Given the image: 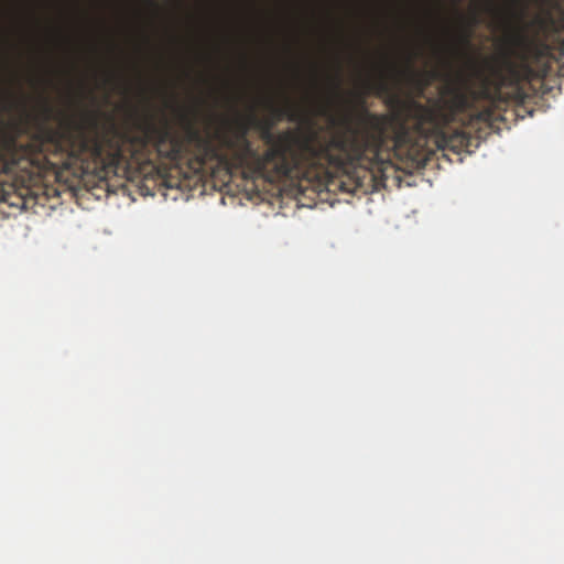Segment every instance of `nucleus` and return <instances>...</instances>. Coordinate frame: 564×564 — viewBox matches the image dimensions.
Wrapping results in <instances>:
<instances>
[{
    "label": "nucleus",
    "mask_w": 564,
    "mask_h": 564,
    "mask_svg": "<svg viewBox=\"0 0 564 564\" xmlns=\"http://www.w3.org/2000/svg\"><path fill=\"white\" fill-rule=\"evenodd\" d=\"M45 111H46V112H50V111H51V109H50V107H48L47 105H45Z\"/></svg>",
    "instance_id": "1a4fd4ad"
},
{
    "label": "nucleus",
    "mask_w": 564,
    "mask_h": 564,
    "mask_svg": "<svg viewBox=\"0 0 564 564\" xmlns=\"http://www.w3.org/2000/svg\"><path fill=\"white\" fill-rule=\"evenodd\" d=\"M416 57V54H411L408 58H406V68L408 69H412L413 67V61L414 58Z\"/></svg>",
    "instance_id": "39448f33"
},
{
    "label": "nucleus",
    "mask_w": 564,
    "mask_h": 564,
    "mask_svg": "<svg viewBox=\"0 0 564 564\" xmlns=\"http://www.w3.org/2000/svg\"><path fill=\"white\" fill-rule=\"evenodd\" d=\"M328 79H329L330 95H332V97L333 96L337 97L341 91V68L339 65L337 67L336 73L334 75H332Z\"/></svg>",
    "instance_id": "7ed1b4c3"
},
{
    "label": "nucleus",
    "mask_w": 564,
    "mask_h": 564,
    "mask_svg": "<svg viewBox=\"0 0 564 564\" xmlns=\"http://www.w3.org/2000/svg\"><path fill=\"white\" fill-rule=\"evenodd\" d=\"M477 119L486 123H491L496 120V113L491 107H488L477 113Z\"/></svg>",
    "instance_id": "20e7f679"
},
{
    "label": "nucleus",
    "mask_w": 564,
    "mask_h": 564,
    "mask_svg": "<svg viewBox=\"0 0 564 564\" xmlns=\"http://www.w3.org/2000/svg\"><path fill=\"white\" fill-rule=\"evenodd\" d=\"M274 112L276 113L278 117H281L282 115L285 113V110L284 109H280V108H276L274 109Z\"/></svg>",
    "instance_id": "0eeeda50"
},
{
    "label": "nucleus",
    "mask_w": 564,
    "mask_h": 564,
    "mask_svg": "<svg viewBox=\"0 0 564 564\" xmlns=\"http://www.w3.org/2000/svg\"><path fill=\"white\" fill-rule=\"evenodd\" d=\"M147 4L154 7L155 9L159 8L158 3L153 0H143Z\"/></svg>",
    "instance_id": "423d86ee"
},
{
    "label": "nucleus",
    "mask_w": 564,
    "mask_h": 564,
    "mask_svg": "<svg viewBox=\"0 0 564 564\" xmlns=\"http://www.w3.org/2000/svg\"><path fill=\"white\" fill-rule=\"evenodd\" d=\"M553 53L549 44L518 32L510 39V47L488 66L494 90H485L491 106L499 108L509 100L523 102L528 97L524 85L549 75Z\"/></svg>",
    "instance_id": "f03ea898"
},
{
    "label": "nucleus",
    "mask_w": 564,
    "mask_h": 564,
    "mask_svg": "<svg viewBox=\"0 0 564 564\" xmlns=\"http://www.w3.org/2000/svg\"><path fill=\"white\" fill-rule=\"evenodd\" d=\"M453 108L435 100L424 106L412 101L404 106L403 118L399 121L393 139V149L384 147L388 119L382 115L361 109L352 117L345 118L330 137L317 132L286 130L274 134L272 123H267L261 137L268 149L260 154L248 138L251 126L261 122L251 112L237 119V167L265 177L270 182L281 178H313L327 174L329 169L341 170L359 166L372 177H387L392 169L393 155H414L430 140L438 149L455 153L468 151L473 135L462 129H452L449 122L455 109L468 105L466 95L458 88H451Z\"/></svg>",
    "instance_id": "f257e3e1"
},
{
    "label": "nucleus",
    "mask_w": 564,
    "mask_h": 564,
    "mask_svg": "<svg viewBox=\"0 0 564 564\" xmlns=\"http://www.w3.org/2000/svg\"><path fill=\"white\" fill-rule=\"evenodd\" d=\"M388 66H389L390 68H393V69L395 68V65H394V64H391V63H388Z\"/></svg>",
    "instance_id": "6e6552de"
}]
</instances>
